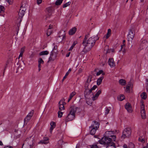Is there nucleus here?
I'll return each instance as SVG.
<instances>
[{"instance_id": "16", "label": "nucleus", "mask_w": 148, "mask_h": 148, "mask_svg": "<svg viewBox=\"0 0 148 148\" xmlns=\"http://www.w3.org/2000/svg\"><path fill=\"white\" fill-rule=\"evenodd\" d=\"M51 127L50 129V132L51 133L53 130L55 128L56 126V123L53 121H51L50 123Z\"/></svg>"}, {"instance_id": "35", "label": "nucleus", "mask_w": 148, "mask_h": 148, "mask_svg": "<svg viewBox=\"0 0 148 148\" xmlns=\"http://www.w3.org/2000/svg\"><path fill=\"white\" fill-rule=\"evenodd\" d=\"M5 10L4 7L2 5H0V13L3 12Z\"/></svg>"}, {"instance_id": "12", "label": "nucleus", "mask_w": 148, "mask_h": 148, "mask_svg": "<svg viewBox=\"0 0 148 148\" xmlns=\"http://www.w3.org/2000/svg\"><path fill=\"white\" fill-rule=\"evenodd\" d=\"M112 134V132L108 131L106 132V136L107 137H112V138L113 139L114 141H115L116 140V136L114 135H112L111 134Z\"/></svg>"}, {"instance_id": "56", "label": "nucleus", "mask_w": 148, "mask_h": 148, "mask_svg": "<svg viewBox=\"0 0 148 148\" xmlns=\"http://www.w3.org/2000/svg\"><path fill=\"white\" fill-rule=\"evenodd\" d=\"M145 21L146 23H148V12L147 13V16L145 19Z\"/></svg>"}, {"instance_id": "24", "label": "nucleus", "mask_w": 148, "mask_h": 148, "mask_svg": "<svg viewBox=\"0 0 148 148\" xmlns=\"http://www.w3.org/2000/svg\"><path fill=\"white\" fill-rule=\"evenodd\" d=\"M46 12L49 14V15H51L52 12V8L51 7H49L46 9Z\"/></svg>"}, {"instance_id": "37", "label": "nucleus", "mask_w": 148, "mask_h": 148, "mask_svg": "<svg viewBox=\"0 0 148 148\" xmlns=\"http://www.w3.org/2000/svg\"><path fill=\"white\" fill-rule=\"evenodd\" d=\"M75 92L73 91L71 93L69 97L72 99V97L76 94Z\"/></svg>"}, {"instance_id": "20", "label": "nucleus", "mask_w": 148, "mask_h": 148, "mask_svg": "<svg viewBox=\"0 0 148 148\" xmlns=\"http://www.w3.org/2000/svg\"><path fill=\"white\" fill-rule=\"evenodd\" d=\"M59 104V108L60 110H62L64 109V108L63 104V101H60Z\"/></svg>"}, {"instance_id": "29", "label": "nucleus", "mask_w": 148, "mask_h": 148, "mask_svg": "<svg viewBox=\"0 0 148 148\" xmlns=\"http://www.w3.org/2000/svg\"><path fill=\"white\" fill-rule=\"evenodd\" d=\"M118 99L119 100L122 101L125 98L124 96L123 95H121L118 97Z\"/></svg>"}, {"instance_id": "3", "label": "nucleus", "mask_w": 148, "mask_h": 148, "mask_svg": "<svg viewBox=\"0 0 148 148\" xmlns=\"http://www.w3.org/2000/svg\"><path fill=\"white\" fill-rule=\"evenodd\" d=\"M76 111V108H71L70 113L66 117L65 121L66 122L72 121L75 118V114Z\"/></svg>"}, {"instance_id": "46", "label": "nucleus", "mask_w": 148, "mask_h": 148, "mask_svg": "<svg viewBox=\"0 0 148 148\" xmlns=\"http://www.w3.org/2000/svg\"><path fill=\"white\" fill-rule=\"evenodd\" d=\"M146 89L147 90L148 89V79H146Z\"/></svg>"}, {"instance_id": "9", "label": "nucleus", "mask_w": 148, "mask_h": 148, "mask_svg": "<svg viewBox=\"0 0 148 148\" xmlns=\"http://www.w3.org/2000/svg\"><path fill=\"white\" fill-rule=\"evenodd\" d=\"M34 111H31L27 115L24 120V123H27V122L31 119L33 114Z\"/></svg>"}, {"instance_id": "63", "label": "nucleus", "mask_w": 148, "mask_h": 148, "mask_svg": "<svg viewBox=\"0 0 148 148\" xmlns=\"http://www.w3.org/2000/svg\"><path fill=\"white\" fill-rule=\"evenodd\" d=\"M123 148H127V145H124Z\"/></svg>"}, {"instance_id": "26", "label": "nucleus", "mask_w": 148, "mask_h": 148, "mask_svg": "<svg viewBox=\"0 0 148 148\" xmlns=\"http://www.w3.org/2000/svg\"><path fill=\"white\" fill-rule=\"evenodd\" d=\"M106 147L107 148H116L115 145L114 143L107 145L106 146Z\"/></svg>"}, {"instance_id": "33", "label": "nucleus", "mask_w": 148, "mask_h": 148, "mask_svg": "<svg viewBox=\"0 0 148 148\" xmlns=\"http://www.w3.org/2000/svg\"><path fill=\"white\" fill-rule=\"evenodd\" d=\"M71 2L70 1H69L67 3H66L63 5V8L66 7H67L70 5L71 4Z\"/></svg>"}, {"instance_id": "17", "label": "nucleus", "mask_w": 148, "mask_h": 148, "mask_svg": "<svg viewBox=\"0 0 148 148\" xmlns=\"http://www.w3.org/2000/svg\"><path fill=\"white\" fill-rule=\"evenodd\" d=\"M77 30V29L75 27H74L71 29L69 32V34L70 35H73L76 32Z\"/></svg>"}, {"instance_id": "44", "label": "nucleus", "mask_w": 148, "mask_h": 148, "mask_svg": "<svg viewBox=\"0 0 148 148\" xmlns=\"http://www.w3.org/2000/svg\"><path fill=\"white\" fill-rule=\"evenodd\" d=\"M48 143V141H46L44 140H41L39 142V143H41L42 144H47Z\"/></svg>"}, {"instance_id": "47", "label": "nucleus", "mask_w": 148, "mask_h": 148, "mask_svg": "<svg viewBox=\"0 0 148 148\" xmlns=\"http://www.w3.org/2000/svg\"><path fill=\"white\" fill-rule=\"evenodd\" d=\"M25 47H22V48H21V49L20 52L23 53V52H24V51H25Z\"/></svg>"}, {"instance_id": "60", "label": "nucleus", "mask_w": 148, "mask_h": 148, "mask_svg": "<svg viewBox=\"0 0 148 148\" xmlns=\"http://www.w3.org/2000/svg\"><path fill=\"white\" fill-rule=\"evenodd\" d=\"M70 52H69L68 53H67L66 55V57H68L70 55Z\"/></svg>"}, {"instance_id": "48", "label": "nucleus", "mask_w": 148, "mask_h": 148, "mask_svg": "<svg viewBox=\"0 0 148 148\" xmlns=\"http://www.w3.org/2000/svg\"><path fill=\"white\" fill-rule=\"evenodd\" d=\"M58 144L60 145H62L63 144V141L62 140H60L58 142Z\"/></svg>"}, {"instance_id": "13", "label": "nucleus", "mask_w": 148, "mask_h": 148, "mask_svg": "<svg viewBox=\"0 0 148 148\" xmlns=\"http://www.w3.org/2000/svg\"><path fill=\"white\" fill-rule=\"evenodd\" d=\"M125 108L128 112L130 113L132 112V110L131 106L129 103H126L125 106Z\"/></svg>"}, {"instance_id": "28", "label": "nucleus", "mask_w": 148, "mask_h": 148, "mask_svg": "<svg viewBox=\"0 0 148 148\" xmlns=\"http://www.w3.org/2000/svg\"><path fill=\"white\" fill-rule=\"evenodd\" d=\"M119 82L121 85L123 86L125 85L126 84L125 81L123 79L119 80Z\"/></svg>"}, {"instance_id": "41", "label": "nucleus", "mask_w": 148, "mask_h": 148, "mask_svg": "<svg viewBox=\"0 0 148 148\" xmlns=\"http://www.w3.org/2000/svg\"><path fill=\"white\" fill-rule=\"evenodd\" d=\"M76 44V43L75 42H74L71 46V47L69 49V51L71 50L74 47L75 45Z\"/></svg>"}, {"instance_id": "19", "label": "nucleus", "mask_w": 148, "mask_h": 148, "mask_svg": "<svg viewBox=\"0 0 148 148\" xmlns=\"http://www.w3.org/2000/svg\"><path fill=\"white\" fill-rule=\"evenodd\" d=\"M65 33L64 31L62 30L60 31L58 34V36L62 37V38H65Z\"/></svg>"}, {"instance_id": "31", "label": "nucleus", "mask_w": 148, "mask_h": 148, "mask_svg": "<svg viewBox=\"0 0 148 148\" xmlns=\"http://www.w3.org/2000/svg\"><path fill=\"white\" fill-rule=\"evenodd\" d=\"M63 1V0H57L55 4L57 5H60L62 3Z\"/></svg>"}, {"instance_id": "40", "label": "nucleus", "mask_w": 148, "mask_h": 148, "mask_svg": "<svg viewBox=\"0 0 148 148\" xmlns=\"http://www.w3.org/2000/svg\"><path fill=\"white\" fill-rule=\"evenodd\" d=\"M51 34V31L50 29H48L47 30V36H50Z\"/></svg>"}, {"instance_id": "51", "label": "nucleus", "mask_w": 148, "mask_h": 148, "mask_svg": "<svg viewBox=\"0 0 148 148\" xmlns=\"http://www.w3.org/2000/svg\"><path fill=\"white\" fill-rule=\"evenodd\" d=\"M9 4H12L13 3V0H6Z\"/></svg>"}, {"instance_id": "11", "label": "nucleus", "mask_w": 148, "mask_h": 148, "mask_svg": "<svg viewBox=\"0 0 148 148\" xmlns=\"http://www.w3.org/2000/svg\"><path fill=\"white\" fill-rule=\"evenodd\" d=\"M92 77L90 75L88 76V78L87 79V81L85 85V89L86 88H89V85L90 82L91 81Z\"/></svg>"}, {"instance_id": "15", "label": "nucleus", "mask_w": 148, "mask_h": 148, "mask_svg": "<svg viewBox=\"0 0 148 148\" xmlns=\"http://www.w3.org/2000/svg\"><path fill=\"white\" fill-rule=\"evenodd\" d=\"M108 63L111 67H113L115 66V63L112 58L109 59L108 61Z\"/></svg>"}, {"instance_id": "18", "label": "nucleus", "mask_w": 148, "mask_h": 148, "mask_svg": "<svg viewBox=\"0 0 148 148\" xmlns=\"http://www.w3.org/2000/svg\"><path fill=\"white\" fill-rule=\"evenodd\" d=\"M92 91L89 88H86L84 92V94L85 96L86 97V96H87L90 95L92 92Z\"/></svg>"}, {"instance_id": "53", "label": "nucleus", "mask_w": 148, "mask_h": 148, "mask_svg": "<svg viewBox=\"0 0 148 148\" xmlns=\"http://www.w3.org/2000/svg\"><path fill=\"white\" fill-rule=\"evenodd\" d=\"M125 47V44H123L121 45V49L119 51V52H120L121 50H122L123 48Z\"/></svg>"}, {"instance_id": "36", "label": "nucleus", "mask_w": 148, "mask_h": 148, "mask_svg": "<svg viewBox=\"0 0 148 148\" xmlns=\"http://www.w3.org/2000/svg\"><path fill=\"white\" fill-rule=\"evenodd\" d=\"M101 74H102V75H104V73H103V71L102 70H101L99 71L98 72H97L96 74V75L97 76H98L99 75Z\"/></svg>"}, {"instance_id": "21", "label": "nucleus", "mask_w": 148, "mask_h": 148, "mask_svg": "<svg viewBox=\"0 0 148 148\" xmlns=\"http://www.w3.org/2000/svg\"><path fill=\"white\" fill-rule=\"evenodd\" d=\"M89 128L90 130V134L92 135H94L97 129L94 128L90 127H89Z\"/></svg>"}, {"instance_id": "62", "label": "nucleus", "mask_w": 148, "mask_h": 148, "mask_svg": "<svg viewBox=\"0 0 148 148\" xmlns=\"http://www.w3.org/2000/svg\"><path fill=\"white\" fill-rule=\"evenodd\" d=\"M52 27H53L52 25H49V28L48 29H51L52 28Z\"/></svg>"}, {"instance_id": "5", "label": "nucleus", "mask_w": 148, "mask_h": 148, "mask_svg": "<svg viewBox=\"0 0 148 148\" xmlns=\"http://www.w3.org/2000/svg\"><path fill=\"white\" fill-rule=\"evenodd\" d=\"M112 141H114L113 139L104 136L99 141V142L100 144L107 146L113 143Z\"/></svg>"}, {"instance_id": "4", "label": "nucleus", "mask_w": 148, "mask_h": 148, "mask_svg": "<svg viewBox=\"0 0 148 148\" xmlns=\"http://www.w3.org/2000/svg\"><path fill=\"white\" fill-rule=\"evenodd\" d=\"M31 136L29 138H27L22 145V148H31V145L34 142L33 137Z\"/></svg>"}, {"instance_id": "6", "label": "nucleus", "mask_w": 148, "mask_h": 148, "mask_svg": "<svg viewBox=\"0 0 148 148\" xmlns=\"http://www.w3.org/2000/svg\"><path fill=\"white\" fill-rule=\"evenodd\" d=\"M131 130L130 127L125 128L123 132L121 138L124 139L126 138L129 137L131 134Z\"/></svg>"}, {"instance_id": "45", "label": "nucleus", "mask_w": 148, "mask_h": 148, "mask_svg": "<svg viewBox=\"0 0 148 148\" xmlns=\"http://www.w3.org/2000/svg\"><path fill=\"white\" fill-rule=\"evenodd\" d=\"M38 63L40 64H43L44 61L41 58H40L38 61Z\"/></svg>"}, {"instance_id": "23", "label": "nucleus", "mask_w": 148, "mask_h": 148, "mask_svg": "<svg viewBox=\"0 0 148 148\" xmlns=\"http://www.w3.org/2000/svg\"><path fill=\"white\" fill-rule=\"evenodd\" d=\"M103 76H102L99 78L97 81V84L98 85H100L102 81L103 78Z\"/></svg>"}, {"instance_id": "10", "label": "nucleus", "mask_w": 148, "mask_h": 148, "mask_svg": "<svg viewBox=\"0 0 148 148\" xmlns=\"http://www.w3.org/2000/svg\"><path fill=\"white\" fill-rule=\"evenodd\" d=\"M56 56L57 55L56 52L51 51L50 54V56L49 58L48 62L54 60L56 59Z\"/></svg>"}, {"instance_id": "2", "label": "nucleus", "mask_w": 148, "mask_h": 148, "mask_svg": "<svg viewBox=\"0 0 148 148\" xmlns=\"http://www.w3.org/2000/svg\"><path fill=\"white\" fill-rule=\"evenodd\" d=\"M25 5L22 4L21 6L18 14V17L17 20V23H18L17 26L18 27L20 25V23L22 21L23 16L25 14V11L26 10Z\"/></svg>"}, {"instance_id": "61", "label": "nucleus", "mask_w": 148, "mask_h": 148, "mask_svg": "<svg viewBox=\"0 0 148 148\" xmlns=\"http://www.w3.org/2000/svg\"><path fill=\"white\" fill-rule=\"evenodd\" d=\"M23 55V53L20 52V54L19 56V58L20 57H22Z\"/></svg>"}, {"instance_id": "25", "label": "nucleus", "mask_w": 148, "mask_h": 148, "mask_svg": "<svg viewBox=\"0 0 148 148\" xmlns=\"http://www.w3.org/2000/svg\"><path fill=\"white\" fill-rule=\"evenodd\" d=\"M49 54V51H43L39 53L40 56H43L44 55H47Z\"/></svg>"}, {"instance_id": "57", "label": "nucleus", "mask_w": 148, "mask_h": 148, "mask_svg": "<svg viewBox=\"0 0 148 148\" xmlns=\"http://www.w3.org/2000/svg\"><path fill=\"white\" fill-rule=\"evenodd\" d=\"M42 0H37V2L38 4H40L42 2Z\"/></svg>"}, {"instance_id": "49", "label": "nucleus", "mask_w": 148, "mask_h": 148, "mask_svg": "<svg viewBox=\"0 0 148 148\" xmlns=\"http://www.w3.org/2000/svg\"><path fill=\"white\" fill-rule=\"evenodd\" d=\"M101 90H99L96 93V94L99 96V95L101 93Z\"/></svg>"}, {"instance_id": "27", "label": "nucleus", "mask_w": 148, "mask_h": 148, "mask_svg": "<svg viewBox=\"0 0 148 148\" xmlns=\"http://www.w3.org/2000/svg\"><path fill=\"white\" fill-rule=\"evenodd\" d=\"M140 96L142 99H145L147 97V94L146 92H143L141 94Z\"/></svg>"}, {"instance_id": "38", "label": "nucleus", "mask_w": 148, "mask_h": 148, "mask_svg": "<svg viewBox=\"0 0 148 148\" xmlns=\"http://www.w3.org/2000/svg\"><path fill=\"white\" fill-rule=\"evenodd\" d=\"M63 112L60 111H59L58 112V117L59 118H61Z\"/></svg>"}, {"instance_id": "59", "label": "nucleus", "mask_w": 148, "mask_h": 148, "mask_svg": "<svg viewBox=\"0 0 148 148\" xmlns=\"http://www.w3.org/2000/svg\"><path fill=\"white\" fill-rule=\"evenodd\" d=\"M48 140V138L47 137H44V140L45 141H47Z\"/></svg>"}, {"instance_id": "8", "label": "nucleus", "mask_w": 148, "mask_h": 148, "mask_svg": "<svg viewBox=\"0 0 148 148\" xmlns=\"http://www.w3.org/2000/svg\"><path fill=\"white\" fill-rule=\"evenodd\" d=\"M144 107V105L142 103L141 106V114L142 118L143 119H145L146 118L145 112Z\"/></svg>"}, {"instance_id": "30", "label": "nucleus", "mask_w": 148, "mask_h": 148, "mask_svg": "<svg viewBox=\"0 0 148 148\" xmlns=\"http://www.w3.org/2000/svg\"><path fill=\"white\" fill-rule=\"evenodd\" d=\"M131 83H129L128 86L126 87L125 90L126 92H129L130 91V86H131Z\"/></svg>"}, {"instance_id": "43", "label": "nucleus", "mask_w": 148, "mask_h": 148, "mask_svg": "<svg viewBox=\"0 0 148 148\" xmlns=\"http://www.w3.org/2000/svg\"><path fill=\"white\" fill-rule=\"evenodd\" d=\"M98 97V96L96 94H95V95H93V97H92V99L93 101H94Z\"/></svg>"}, {"instance_id": "55", "label": "nucleus", "mask_w": 148, "mask_h": 148, "mask_svg": "<svg viewBox=\"0 0 148 148\" xmlns=\"http://www.w3.org/2000/svg\"><path fill=\"white\" fill-rule=\"evenodd\" d=\"M91 148H99L97 145H93L91 147Z\"/></svg>"}, {"instance_id": "39", "label": "nucleus", "mask_w": 148, "mask_h": 148, "mask_svg": "<svg viewBox=\"0 0 148 148\" xmlns=\"http://www.w3.org/2000/svg\"><path fill=\"white\" fill-rule=\"evenodd\" d=\"M128 147L129 148H134V145L133 143H129Z\"/></svg>"}, {"instance_id": "34", "label": "nucleus", "mask_w": 148, "mask_h": 148, "mask_svg": "<svg viewBox=\"0 0 148 148\" xmlns=\"http://www.w3.org/2000/svg\"><path fill=\"white\" fill-rule=\"evenodd\" d=\"M64 38H62V37H60V36H58V37L57 38V40L58 42H61L62 41L64 40Z\"/></svg>"}, {"instance_id": "1", "label": "nucleus", "mask_w": 148, "mask_h": 148, "mask_svg": "<svg viewBox=\"0 0 148 148\" xmlns=\"http://www.w3.org/2000/svg\"><path fill=\"white\" fill-rule=\"evenodd\" d=\"M87 36H88L86 35L82 41V45L84 46V48L81 52V53L83 55L90 50L94 45L96 41L99 39L97 35L92 36L88 39H87Z\"/></svg>"}, {"instance_id": "58", "label": "nucleus", "mask_w": 148, "mask_h": 148, "mask_svg": "<svg viewBox=\"0 0 148 148\" xmlns=\"http://www.w3.org/2000/svg\"><path fill=\"white\" fill-rule=\"evenodd\" d=\"M4 148H12V147L10 146H6L4 147Z\"/></svg>"}, {"instance_id": "52", "label": "nucleus", "mask_w": 148, "mask_h": 148, "mask_svg": "<svg viewBox=\"0 0 148 148\" xmlns=\"http://www.w3.org/2000/svg\"><path fill=\"white\" fill-rule=\"evenodd\" d=\"M69 74V71H68L66 74L65 76L62 79V81H63L64 79H65L66 78V76H67Z\"/></svg>"}, {"instance_id": "42", "label": "nucleus", "mask_w": 148, "mask_h": 148, "mask_svg": "<svg viewBox=\"0 0 148 148\" xmlns=\"http://www.w3.org/2000/svg\"><path fill=\"white\" fill-rule=\"evenodd\" d=\"M98 97V96L96 94H95V95H93V97H92V99L93 101H94Z\"/></svg>"}, {"instance_id": "32", "label": "nucleus", "mask_w": 148, "mask_h": 148, "mask_svg": "<svg viewBox=\"0 0 148 148\" xmlns=\"http://www.w3.org/2000/svg\"><path fill=\"white\" fill-rule=\"evenodd\" d=\"M110 109L111 108L110 107L105 108V115H107L109 113Z\"/></svg>"}, {"instance_id": "50", "label": "nucleus", "mask_w": 148, "mask_h": 148, "mask_svg": "<svg viewBox=\"0 0 148 148\" xmlns=\"http://www.w3.org/2000/svg\"><path fill=\"white\" fill-rule=\"evenodd\" d=\"M57 46L55 45L54 46V48L53 49V50H52V51H53V52H55L54 51V50H57Z\"/></svg>"}, {"instance_id": "7", "label": "nucleus", "mask_w": 148, "mask_h": 148, "mask_svg": "<svg viewBox=\"0 0 148 148\" xmlns=\"http://www.w3.org/2000/svg\"><path fill=\"white\" fill-rule=\"evenodd\" d=\"M134 30L133 28L130 30L127 36V38L128 40H132L133 38L135 35L134 32H133Z\"/></svg>"}, {"instance_id": "54", "label": "nucleus", "mask_w": 148, "mask_h": 148, "mask_svg": "<svg viewBox=\"0 0 148 148\" xmlns=\"http://www.w3.org/2000/svg\"><path fill=\"white\" fill-rule=\"evenodd\" d=\"M97 87V86L96 85H94L90 89L92 91L95 90Z\"/></svg>"}, {"instance_id": "22", "label": "nucleus", "mask_w": 148, "mask_h": 148, "mask_svg": "<svg viewBox=\"0 0 148 148\" xmlns=\"http://www.w3.org/2000/svg\"><path fill=\"white\" fill-rule=\"evenodd\" d=\"M111 31L110 29H108V32L106 35H105L104 38L106 37V39H108L110 36L111 34Z\"/></svg>"}, {"instance_id": "64", "label": "nucleus", "mask_w": 148, "mask_h": 148, "mask_svg": "<svg viewBox=\"0 0 148 148\" xmlns=\"http://www.w3.org/2000/svg\"><path fill=\"white\" fill-rule=\"evenodd\" d=\"M3 145V144L2 142L1 141H0V145L2 146Z\"/></svg>"}, {"instance_id": "14", "label": "nucleus", "mask_w": 148, "mask_h": 148, "mask_svg": "<svg viewBox=\"0 0 148 148\" xmlns=\"http://www.w3.org/2000/svg\"><path fill=\"white\" fill-rule=\"evenodd\" d=\"M99 124L97 121H94L92 122V123L90 127L94 128H95L97 129L99 127Z\"/></svg>"}]
</instances>
